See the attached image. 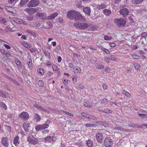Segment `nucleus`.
Here are the masks:
<instances>
[{
  "label": "nucleus",
  "instance_id": "24",
  "mask_svg": "<svg viewBox=\"0 0 147 147\" xmlns=\"http://www.w3.org/2000/svg\"><path fill=\"white\" fill-rule=\"evenodd\" d=\"M113 128L115 130L125 131L123 128L118 125H116L115 127H113Z\"/></svg>",
  "mask_w": 147,
  "mask_h": 147
},
{
  "label": "nucleus",
  "instance_id": "7",
  "mask_svg": "<svg viewBox=\"0 0 147 147\" xmlns=\"http://www.w3.org/2000/svg\"><path fill=\"white\" fill-rule=\"evenodd\" d=\"M27 141L29 143H31L34 145L38 143V140L32 135L30 136L27 137Z\"/></svg>",
  "mask_w": 147,
  "mask_h": 147
},
{
  "label": "nucleus",
  "instance_id": "34",
  "mask_svg": "<svg viewBox=\"0 0 147 147\" xmlns=\"http://www.w3.org/2000/svg\"><path fill=\"white\" fill-rule=\"evenodd\" d=\"M11 26V25H10L9 26H7L6 27V29L8 31H13V30H12V29L13 28V26L12 25Z\"/></svg>",
  "mask_w": 147,
  "mask_h": 147
},
{
  "label": "nucleus",
  "instance_id": "32",
  "mask_svg": "<svg viewBox=\"0 0 147 147\" xmlns=\"http://www.w3.org/2000/svg\"><path fill=\"white\" fill-rule=\"evenodd\" d=\"M35 128L36 131L42 129V125L40 124L36 125L35 127Z\"/></svg>",
  "mask_w": 147,
  "mask_h": 147
},
{
  "label": "nucleus",
  "instance_id": "55",
  "mask_svg": "<svg viewBox=\"0 0 147 147\" xmlns=\"http://www.w3.org/2000/svg\"><path fill=\"white\" fill-rule=\"evenodd\" d=\"M38 83L40 86H42L43 85V82L42 80H39L38 81Z\"/></svg>",
  "mask_w": 147,
  "mask_h": 147
},
{
  "label": "nucleus",
  "instance_id": "58",
  "mask_svg": "<svg viewBox=\"0 0 147 147\" xmlns=\"http://www.w3.org/2000/svg\"><path fill=\"white\" fill-rule=\"evenodd\" d=\"M34 107L36 108V109L38 110L40 107L41 106L40 105L38 104H35L34 105Z\"/></svg>",
  "mask_w": 147,
  "mask_h": 147
},
{
  "label": "nucleus",
  "instance_id": "29",
  "mask_svg": "<svg viewBox=\"0 0 147 147\" xmlns=\"http://www.w3.org/2000/svg\"><path fill=\"white\" fill-rule=\"evenodd\" d=\"M102 111V112L106 113H109L112 112V110L109 109H105Z\"/></svg>",
  "mask_w": 147,
  "mask_h": 147
},
{
  "label": "nucleus",
  "instance_id": "46",
  "mask_svg": "<svg viewBox=\"0 0 147 147\" xmlns=\"http://www.w3.org/2000/svg\"><path fill=\"white\" fill-rule=\"evenodd\" d=\"M101 102L105 104H107L108 102V100L105 98L103 99L101 101Z\"/></svg>",
  "mask_w": 147,
  "mask_h": 147
},
{
  "label": "nucleus",
  "instance_id": "59",
  "mask_svg": "<svg viewBox=\"0 0 147 147\" xmlns=\"http://www.w3.org/2000/svg\"><path fill=\"white\" fill-rule=\"evenodd\" d=\"M39 110H40L41 111L43 112H45L47 111L46 109H45L42 106H41L40 107Z\"/></svg>",
  "mask_w": 147,
  "mask_h": 147
},
{
  "label": "nucleus",
  "instance_id": "15",
  "mask_svg": "<svg viewBox=\"0 0 147 147\" xmlns=\"http://www.w3.org/2000/svg\"><path fill=\"white\" fill-rule=\"evenodd\" d=\"M30 123L27 122H25L24 123L23 127L25 131L26 132L29 131V128L30 127Z\"/></svg>",
  "mask_w": 147,
  "mask_h": 147
},
{
  "label": "nucleus",
  "instance_id": "18",
  "mask_svg": "<svg viewBox=\"0 0 147 147\" xmlns=\"http://www.w3.org/2000/svg\"><path fill=\"white\" fill-rule=\"evenodd\" d=\"M20 142L19 137L18 136H16L14 138L13 143L16 146H18Z\"/></svg>",
  "mask_w": 147,
  "mask_h": 147
},
{
  "label": "nucleus",
  "instance_id": "19",
  "mask_svg": "<svg viewBox=\"0 0 147 147\" xmlns=\"http://www.w3.org/2000/svg\"><path fill=\"white\" fill-rule=\"evenodd\" d=\"M34 120L36 122H39L41 120L39 114L35 113L34 115Z\"/></svg>",
  "mask_w": 147,
  "mask_h": 147
},
{
  "label": "nucleus",
  "instance_id": "26",
  "mask_svg": "<svg viewBox=\"0 0 147 147\" xmlns=\"http://www.w3.org/2000/svg\"><path fill=\"white\" fill-rule=\"evenodd\" d=\"M87 146L89 147H92L93 145L92 141L90 140H88L86 142Z\"/></svg>",
  "mask_w": 147,
  "mask_h": 147
},
{
  "label": "nucleus",
  "instance_id": "27",
  "mask_svg": "<svg viewBox=\"0 0 147 147\" xmlns=\"http://www.w3.org/2000/svg\"><path fill=\"white\" fill-rule=\"evenodd\" d=\"M96 67L97 68L99 69H102L104 68V65L101 64H97L96 65Z\"/></svg>",
  "mask_w": 147,
  "mask_h": 147
},
{
  "label": "nucleus",
  "instance_id": "4",
  "mask_svg": "<svg viewBox=\"0 0 147 147\" xmlns=\"http://www.w3.org/2000/svg\"><path fill=\"white\" fill-rule=\"evenodd\" d=\"M25 11L29 14H32L35 13L40 12L41 11V8H27L25 9Z\"/></svg>",
  "mask_w": 147,
  "mask_h": 147
},
{
  "label": "nucleus",
  "instance_id": "62",
  "mask_svg": "<svg viewBox=\"0 0 147 147\" xmlns=\"http://www.w3.org/2000/svg\"><path fill=\"white\" fill-rule=\"evenodd\" d=\"M90 27L91 30H93V31L95 30L96 29V28H95V26L93 25H91L90 26Z\"/></svg>",
  "mask_w": 147,
  "mask_h": 147
},
{
  "label": "nucleus",
  "instance_id": "39",
  "mask_svg": "<svg viewBox=\"0 0 147 147\" xmlns=\"http://www.w3.org/2000/svg\"><path fill=\"white\" fill-rule=\"evenodd\" d=\"M84 106L85 107H90L91 106V105L89 102H84Z\"/></svg>",
  "mask_w": 147,
  "mask_h": 147
},
{
  "label": "nucleus",
  "instance_id": "9",
  "mask_svg": "<svg viewBox=\"0 0 147 147\" xmlns=\"http://www.w3.org/2000/svg\"><path fill=\"white\" fill-rule=\"evenodd\" d=\"M1 143L5 147H9V145L8 138L6 137H3L1 138Z\"/></svg>",
  "mask_w": 147,
  "mask_h": 147
},
{
  "label": "nucleus",
  "instance_id": "45",
  "mask_svg": "<svg viewBox=\"0 0 147 147\" xmlns=\"http://www.w3.org/2000/svg\"><path fill=\"white\" fill-rule=\"evenodd\" d=\"M15 61L16 64L18 66H21V62L19 60H18L17 59H16L15 60Z\"/></svg>",
  "mask_w": 147,
  "mask_h": 147
},
{
  "label": "nucleus",
  "instance_id": "49",
  "mask_svg": "<svg viewBox=\"0 0 147 147\" xmlns=\"http://www.w3.org/2000/svg\"><path fill=\"white\" fill-rule=\"evenodd\" d=\"M26 18L27 20L29 21H31L33 19V17L32 16H27Z\"/></svg>",
  "mask_w": 147,
  "mask_h": 147
},
{
  "label": "nucleus",
  "instance_id": "51",
  "mask_svg": "<svg viewBox=\"0 0 147 147\" xmlns=\"http://www.w3.org/2000/svg\"><path fill=\"white\" fill-rule=\"evenodd\" d=\"M139 115L143 118H147V113L146 114H138Z\"/></svg>",
  "mask_w": 147,
  "mask_h": 147
},
{
  "label": "nucleus",
  "instance_id": "57",
  "mask_svg": "<svg viewBox=\"0 0 147 147\" xmlns=\"http://www.w3.org/2000/svg\"><path fill=\"white\" fill-rule=\"evenodd\" d=\"M102 125L105 127H108L109 126V124L106 122H104L102 123Z\"/></svg>",
  "mask_w": 147,
  "mask_h": 147
},
{
  "label": "nucleus",
  "instance_id": "30",
  "mask_svg": "<svg viewBox=\"0 0 147 147\" xmlns=\"http://www.w3.org/2000/svg\"><path fill=\"white\" fill-rule=\"evenodd\" d=\"M28 1L29 0H21L20 4L21 6H23L26 4Z\"/></svg>",
  "mask_w": 147,
  "mask_h": 147
},
{
  "label": "nucleus",
  "instance_id": "17",
  "mask_svg": "<svg viewBox=\"0 0 147 147\" xmlns=\"http://www.w3.org/2000/svg\"><path fill=\"white\" fill-rule=\"evenodd\" d=\"M84 12L87 15L90 16L91 12L90 8L88 7H84L83 9Z\"/></svg>",
  "mask_w": 147,
  "mask_h": 147
},
{
  "label": "nucleus",
  "instance_id": "40",
  "mask_svg": "<svg viewBox=\"0 0 147 147\" xmlns=\"http://www.w3.org/2000/svg\"><path fill=\"white\" fill-rule=\"evenodd\" d=\"M52 67L53 71H57L58 67L55 65H53Z\"/></svg>",
  "mask_w": 147,
  "mask_h": 147
},
{
  "label": "nucleus",
  "instance_id": "35",
  "mask_svg": "<svg viewBox=\"0 0 147 147\" xmlns=\"http://www.w3.org/2000/svg\"><path fill=\"white\" fill-rule=\"evenodd\" d=\"M22 45L25 47L28 48L30 47V45L26 42H24L22 43Z\"/></svg>",
  "mask_w": 147,
  "mask_h": 147
},
{
  "label": "nucleus",
  "instance_id": "10",
  "mask_svg": "<svg viewBox=\"0 0 147 147\" xmlns=\"http://www.w3.org/2000/svg\"><path fill=\"white\" fill-rule=\"evenodd\" d=\"M96 137L97 140L100 143H102V140L104 137H103V134L100 133H96Z\"/></svg>",
  "mask_w": 147,
  "mask_h": 147
},
{
  "label": "nucleus",
  "instance_id": "11",
  "mask_svg": "<svg viewBox=\"0 0 147 147\" xmlns=\"http://www.w3.org/2000/svg\"><path fill=\"white\" fill-rule=\"evenodd\" d=\"M20 117L24 120H27L29 117V115L27 112H23L20 115Z\"/></svg>",
  "mask_w": 147,
  "mask_h": 147
},
{
  "label": "nucleus",
  "instance_id": "31",
  "mask_svg": "<svg viewBox=\"0 0 147 147\" xmlns=\"http://www.w3.org/2000/svg\"><path fill=\"white\" fill-rule=\"evenodd\" d=\"M122 93L127 97H129L130 96V94L129 93L125 90H123Z\"/></svg>",
  "mask_w": 147,
  "mask_h": 147
},
{
  "label": "nucleus",
  "instance_id": "54",
  "mask_svg": "<svg viewBox=\"0 0 147 147\" xmlns=\"http://www.w3.org/2000/svg\"><path fill=\"white\" fill-rule=\"evenodd\" d=\"M0 97H2L3 98H5V94L2 92V91L0 90Z\"/></svg>",
  "mask_w": 147,
  "mask_h": 147
},
{
  "label": "nucleus",
  "instance_id": "16",
  "mask_svg": "<svg viewBox=\"0 0 147 147\" xmlns=\"http://www.w3.org/2000/svg\"><path fill=\"white\" fill-rule=\"evenodd\" d=\"M36 15L39 17H41V19L42 20H47V17L46 16V13H39L37 12Z\"/></svg>",
  "mask_w": 147,
  "mask_h": 147
},
{
  "label": "nucleus",
  "instance_id": "13",
  "mask_svg": "<svg viewBox=\"0 0 147 147\" xmlns=\"http://www.w3.org/2000/svg\"><path fill=\"white\" fill-rule=\"evenodd\" d=\"M119 12L124 17H126L129 13V11L128 9L126 8H124L120 9Z\"/></svg>",
  "mask_w": 147,
  "mask_h": 147
},
{
  "label": "nucleus",
  "instance_id": "37",
  "mask_svg": "<svg viewBox=\"0 0 147 147\" xmlns=\"http://www.w3.org/2000/svg\"><path fill=\"white\" fill-rule=\"evenodd\" d=\"M42 129H45L48 128L49 127V125L48 124L45 123L44 124L42 125Z\"/></svg>",
  "mask_w": 147,
  "mask_h": 147
},
{
  "label": "nucleus",
  "instance_id": "63",
  "mask_svg": "<svg viewBox=\"0 0 147 147\" xmlns=\"http://www.w3.org/2000/svg\"><path fill=\"white\" fill-rule=\"evenodd\" d=\"M17 1H18V0H8V2L9 3L12 4L14 1L16 2Z\"/></svg>",
  "mask_w": 147,
  "mask_h": 147
},
{
  "label": "nucleus",
  "instance_id": "56",
  "mask_svg": "<svg viewBox=\"0 0 147 147\" xmlns=\"http://www.w3.org/2000/svg\"><path fill=\"white\" fill-rule=\"evenodd\" d=\"M76 6L78 8H80L82 6V2L80 1L76 4Z\"/></svg>",
  "mask_w": 147,
  "mask_h": 147
},
{
  "label": "nucleus",
  "instance_id": "33",
  "mask_svg": "<svg viewBox=\"0 0 147 147\" xmlns=\"http://www.w3.org/2000/svg\"><path fill=\"white\" fill-rule=\"evenodd\" d=\"M81 69L80 68L76 69L74 71V73L76 74H78L80 73L81 72Z\"/></svg>",
  "mask_w": 147,
  "mask_h": 147
},
{
  "label": "nucleus",
  "instance_id": "6",
  "mask_svg": "<svg viewBox=\"0 0 147 147\" xmlns=\"http://www.w3.org/2000/svg\"><path fill=\"white\" fill-rule=\"evenodd\" d=\"M104 144L106 147H111L113 144V141L110 138L107 137L105 139Z\"/></svg>",
  "mask_w": 147,
  "mask_h": 147
},
{
  "label": "nucleus",
  "instance_id": "28",
  "mask_svg": "<svg viewBox=\"0 0 147 147\" xmlns=\"http://www.w3.org/2000/svg\"><path fill=\"white\" fill-rule=\"evenodd\" d=\"M0 107H3V109L5 110L7 109V108L6 105L3 102H0Z\"/></svg>",
  "mask_w": 147,
  "mask_h": 147
},
{
  "label": "nucleus",
  "instance_id": "42",
  "mask_svg": "<svg viewBox=\"0 0 147 147\" xmlns=\"http://www.w3.org/2000/svg\"><path fill=\"white\" fill-rule=\"evenodd\" d=\"M110 60L112 61H114L116 59V57L113 55H111L109 56Z\"/></svg>",
  "mask_w": 147,
  "mask_h": 147
},
{
  "label": "nucleus",
  "instance_id": "8",
  "mask_svg": "<svg viewBox=\"0 0 147 147\" xmlns=\"http://www.w3.org/2000/svg\"><path fill=\"white\" fill-rule=\"evenodd\" d=\"M39 4L38 0H31L28 4L27 6L29 7H35Z\"/></svg>",
  "mask_w": 147,
  "mask_h": 147
},
{
  "label": "nucleus",
  "instance_id": "60",
  "mask_svg": "<svg viewBox=\"0 0 147 147\" xmlns=\"http://www.w3.org/2000/svg\"><path fill=\"white\" fill-rule=\"evenodd\" d=\"M52 65V64L51 63V62L49 61H47V63H46V65L48 67L50 66L51 65Z\"/></svg>",
  "mask_w": 147,
  "mask_h": 147
},
{
  "label": "nucleus",
  "instance_id": "52",
  "mask_svg": "<svg viewBox=\"0 0 147 147\" xmlns=\"http://www.w3.org/2000/svg\"><path fill=\"white\" fill-rule=\"evenodd\" d=\"M81 114L82 116L84 117H85L87 118H88V117L89 116V114H88V113H85L83 112Z\"/></svg>",
  "mask_w": 147,
  "mask_h": 147
},
{
  "label": "nucleus",
  "instance_id": "41",
  "mask_svg": "<svg viewBox=\"0 0 147 147\" xmlns=\"http://www.w3.org/2000/svg\"><path fill=\"white\" fill-rule=\"evenodd\" d=\"M104 38L105 40L108 41L110 40L111 39L112 37L111 36H105L104 37Z\"/></svg>",
  "mask_w": 147,
  "mask_h": 147
},
{
  "label": "nucleus",
  "instance_id": "44",
  "mask_svg": "<svg viewBox=\"0 0 147 147\" xmlns=\"http://www.w3.org/2000/svg\"><path fill=\"white\" fill-rule=\"evenodd\" d=\"M6 10L9 12H12V8L10 7L6 6L5 7Z\"/></svg>",
  "mask_w": 147,
  "mask_h": 147
},
{
  "label": "nucleus",
  "instance_id": "21",
  "mask_svg": "<svg viewBox=\"0 0 147 147\" xmlns=\"http://www.w3.org/2000/svg\"><path fill=\"white\" fill-rule=\"evenodd\" d=\"M103 12V13L107 16H109L111 13V11L107 9H104Z\"/></svg>",
  "mask_w": 147,
  "mask_h": 147
},
{
  "label": "nucleus",
  "instance_id": "1",
  "mask_svg": "<svg viewBox=\"0 0 147 147\" xmlns=\"http://www.w3.org/2000/svg\"><path fill=\"white\" fill-rule=\"evenodd\" d=\"M67 15L68 18L71 19H74L75 21L85 22L86 21L85 18L75 10H70L67 13Z\"/></svg>",
  "mask_w": 147,
  "mask_h": 147
},
{
  "label": "nucleus",
  "instance_id": "2",
  "mask_svg": "<svg viewBox=\"0 0 147 147\" xmlns=\"http://www.w3.org/2000/svg\"><path fill=\"white\" fill-rule=\"evenodd\" d=\"M74 26L76 28L83 30L87 29L89 26L88 24L84 23L76 22L74 24Z\"/></svg>",
  "mask_w": 147,
  "mask_h": 147
},
{
  "label": "nucleus",
  "instance_id": "5",
  "mask_svg": "<svg viewBox=\"0 0 147 147\" xmlns=\"http://www.w3.org/2000/svg\"><path fill=\"white\" fill-rule=\"evenodd\" d=\"M56 137L55 135H52L46 137L45 140L46 143H53L56 141Z\"/></svg>",
  "mask_w": 147,
  "mask_h": 147
},
{
  "label": "nucleus",
  "instance_id": "20",
  "mask_svg": "<svg viewBox=\"0 0 147 147\" xmlns=\"http://www.w3.org/2000/svg\"><path fill=\"white\" fill-rule=\"evenodd\" d=\"M106 6L107 5L106 4L102 3L100 5H97L96 7L98 9L100 10L106 8Z\"/></svg>",
  "mask_w": 147,
  "mask_h": 147
},
{
  "label": "nucleus",
  "instance_id": "12",
  "mask_svg": "<svg viewBox=\"0 0 147 147\" xmlns=\"http://www.w3.org/2000/svg\"><path fill=\"white\" fill-rule=\"evenodd\" d=\"M13 21L15 22L20 24H23L24 25H27V23L25 21H23L20 19H18L16 18H12Z\"/></svg>",
  "mask_w": 147,
  "mask_h": 147
},
{
  "label": "nucleus",
  "instance_id": "38",
  "mask_svg": "<svg viewBox=\"0 0 147 147\" xmlns=\"http://www.w3.org/2000/svg\"><path fill=\"white\" fill-rule=\"evenodd\" d=\"M47 24V27L48 28H51L53 27V25L52 24L51 22H48Z\"/></svg>",
  "mask_w": 147,
  "mask_h": 147
},
{
  "label": "nucleus",
  "instance_id": "61",
  "mask_svg": "<svg viewBox=\"0 0 147 147\" xmlns=\"http://www.w3.org/2000/svg\"><path fill=\"white\" fill-rule=\"evenodd\" d=\"M3 45L7 49H11L10 47L7 45L4 44Z\"/></svg>",
  "mask_w": 147,
  "mask_h": 147
},
{
  "label": "nucleus",
  "instance_id": "43",
  "mask_svg": "<svg viewBox=\"0 0 147 147\" xmlns=\"http://www.w3.org/2000/svg\"><path fill=\"white\" fill-rule=\"evenodd\" d=\"M131 56L133 58L136 59H138L139 57V56L138 55L134 54H131Z\"/></svg>",
  "mask_w": 147,
  "mask_h": 147
},
{
  "label": "nucleus",
  "instance_id": "23",
  "mask_svg": "<svg viewBox=\"0 0 147 147\" xmlns=\"http://www.w3.org/2000/svg\"><path fill=\"white\" fill-rule=\"evenodd\" d=\"M144 0H132V3L134 4H140Z\"/></svg>",
  "mask_w": 147,
  "mask_h": 147
},
{
  "label": "nucleus",
  "instance_id": "48",
  "mask_svg": "<svg viewBox=\"0 0 147 147\" xmlns=\"http://www.w3.org/2000/svg\"><path fill=\"white\" fill-rule=\"evenodd\" d=\"M102 50L103 52L107 54H109L110 53L109 51L107 49L103 48L102 49Z\"/></svg>",
  "mask_w": 147,
  "mask_h": 147
},
{
  "label": "nucleus",
  "instance_id": "3",
  "mask_svg": "<svg viewBox=\"0 0 147 147\" xmlns=\"http://www.w3.org/2000/svg\"><path fill=\"white\" fill-rule=\"evenodd\" d=\"M114 22L116 26L120 27H124L126 23L125 20L121 18L119 19H115L114 20Z\"/></svg>",
  "mask_w": 147,
  "mask_h": 147
},
{
  "label": "nucleus",
  "instance_id": "64",
  "mask_svg": "<svg viewBox=\"0 0 147 147\" xmlns=\"http://www.w3.org/2000/svg\"><path fill=\"white\" fill-rule=\"evenodd\" d=\"M110 105L113 107H115L117 105V104L115 102H111L110 103Z\"/></svg>",
  "mask_w": 147,
  "mask_h": 147
},
{
  "label": "nucleus",
  "instance_id": "36",
  "mask_svg": "<svg viewBox=\"0 0 147 147\" xmlns=\"http://www.w3.org/2000/svg\"><path fill=\"white\" fill-rule=\"evenodd\" d=\"M88 119H93L94 120H96L97 119V118L95 117H94L93 115H89Z\"/></svg>",
  "mask_w": 147,
  "mask_h": 147
},
{
  "label": "nucleus",
  "instance_id": "25",
  "mask_svg": "<svg viewBox=\"0 0 147 147\" xmlns=\"http://www.w3.org/2000/svg\"><path fill=\"white\" fill-rule=\"evenodd\" d=\"M37 72L38 74L41 76H43L44 73V69L42 68H39Z\"/></svg>",
  "mask_w": 147,
  "mask_h": 147
},
{
  "label": "nucleus",
  "instance_id": "47",
  "mask_svg": "<svg viewBox=\"0 0 147 147\" xmlns=\"http://www.w3.org/2000/svg\"><path fill=\"white\" fill-rule=\"evenodd\" d=\"M0 22L1 23L3 24H4L5 25L7 23V21L6 20V19L2 18V20H1L0 21Z\"/></svg>",
  "mask_w": 147,
  "mask_h": 147
},
{
  "label": "nucleus",
  "instance_id": "14",
  "mask_svg": "<svg viewBox=\"0 0 147 147\" xmlns=\"http://www.w3.org/2000/svg\"><path fill=\"white\" fill-rule=\"evenodd\" d=\"M58 13L57 12H54L49 16L47 17V20H53L58 16Z\"/></svg>",
  "mask_w": 147,
  "mask_h": 147
},
{
  "label": "nucleus",
  "instance_id": "22",
  "mask_svg": "<svg viewBox=\"0 0 147 147\" xmlns=\"http://www.w3.org/2000/svg\"><path fill=\"white\" fill-rule=\"evenodd\" d=\"M134 66L135 69L136 70L138 71L140 70L141 66L140 65L139 63H134Z\"/></svg>",
  "mask_w": 147,
  "mask_h": 147
},
{
  "label": "nucleus",
  "instance_id": "53",
  "mask_svg": "<svg viewBox=\"0 0 147 147\" xmlns=\"http://www.w3.org/2000/svg\"><path fill=\"white\" fill-rule=\"evenodd\" d=\"M104 59L107 63H109L110 62L109 60L110 59L109 56L108 57H105Z\"/></svg>",
  "mask_w": 147,
  "mask_h": 147
},
{
  "label": "nucleus",
  "instance_id": "50",
  "mask_svg": "<svg viewBox=\"0 0 147 147\" xmlns=\"http://www.w3.org/2000/svg\"><path fill=\"white\" fill-rule=\"evenodd\" d=\"M87 127H92L94 126V125L93 124L86 123L85 125Z\"/></svg>",
  "mask_w": 147,
  "mask_h": 147
}]
</instances>
